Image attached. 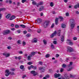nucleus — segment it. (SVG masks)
Returning <instances> with one entry per match:
<instances>
[{"instance_id":"nucleus-1","label":"nucleus","mask_w":79,"mask_h":79,"mask_svg":"<svg viewBox=\"0 0 79 79\" xmlns=\"http://www.w3.org/2000/svg\"><path fill=\"white\" fill-rule=\"evenodd\" d=\"M70 25L71 29H74L75 26V23H74V20L71 19L70 20Z\"/></svg>"},{"instance_id":"nucleus-2","label":"nucleus","mask_w":79,"mask_h":79,"mask_svg":"<svg viewBox=\"0 0 79 79\" xmlns=\"http://www.w3.org/2000/svg\"><path fill=\"white\" fill-rule=\"evenodd\" d=\"M49 25V22L48 21H45L44 22L43 24V26L44 28H47L48 26Z\"/></svg>"},{"instance_id":"nucleus-3","label":"nucleus","mask_w":79,"mask_h":79,"mask_svg":"<svg viewBox=\"0 0 79 79\" xmlns=\"http://www.w3.org/2000/svg\"><path fill=\"white\" fill-rule=\"evenodd\" d=\"M10 33V31L7 30L4 31L3 34L4 35H7V34H9Z\"/></svg>"},{"instance_id":"nucleus-4","label":"nucleus","mask_w":79,"mask_h":79,"mask_svg":"<svg viewBox=\"0 0 79 79\" xmlns=\"http://www.w3.org/2000/svg\"><path fill=\"white\" fill-rule=\"evenodd\" d=\"M67 43L69 45H73V43H72L71 40H68L67 41Z\"/></svg>"},{"instance_id":"nucleus-5","label":"nucleus","mask_w":79,"mask_h":79,"mask_svg":"<svg viewBox=\"0 0 79 79\" xmlns=\"http://www.w3.org/2000/svg\"><path fill=\"white\" fill-rule=\"evenodd\" d=\"M73 51V48H71V47H68L67 48V51L69 52H72Z\"/></svg>"},{"instance_id":"nucleus-6","label":"nucleus","mask_w":79,"mask_h":79,"mask_svg":"<svg viewBox=\"0 0 79 79\" xmlns=\"http://www.w3.org/2000/svg\"><path fill=\"white\" fill-rule=\"evenodd\" d=\"M31 74H33L34 76H36L38 74V73L37 72H35V71L34 70H32L31 72Z\"/></svg>"},{"instance_id":"nucleus-7","label":"nucleus","mask_w":79,"mask_h":79,"mask_svg":"<svg viewBox=\"0 0 79 79\" xmlns=\"http://www.w3.org/2000/svg\"><path fill=\"white\" fill-rule=\"evenodd\" d=\"M5 73H6L5 74V76H9V75L10 73V72H9V70H6Z\"/></svg>"},{"instance_id":"nucleus-8","label":"nucleus","mask_w":79,"mask_h":79,"mask_svg":"<svg viewBox=\"0 0 79 79\" xmlns=\"http://www.w3.org/2000/svg\"><path fill=\"white\" fill-rule=\"evenodd\" d=\"M56 31H55L54 33H52V35H51V38H53L54 36H55L56 35Z\"/></svg>"},{"instance_id":"nucleus-9","label":"nucleus","mask_w":79,"mask_h":79,"mask_svg":"<svg viewBox=\"0 0 79 79\" xmlns=\"http://www.w3.org/2000/svg\"><path fill=\"white\" fill-rule=\"evenodd\" d=\"M60 76H61V75L60 73H55L54 75V76L55 78H57V77H60Z\"/></svg>"},{"instance_id":"nucleus-10","label":"nucleus","mask_w":79,"mask_h":79,"mask_svg":"<svg viewBox=\"0 0 79 79\" xmlns=\"http://www.w3.org/2000/svg\"><path fill=\"white\" fill-rule=\"evenodd\" d=\"M15 18H16V16L14 15H13L11 16V17L10 18L9 20L11 21L12 20H13V19H15Z\"/></svg>"},{"instance_id":"nucleus-11","label":"nucleus","mask_w":79,"mask_h":79,"mask_svg":"<svg viewBox=\"0 0 79 79\" xmlns=\"http://www.w3.org/2000/svg\"><path fill=\"white\" fill-rule=\"evenodd\" d=\"M39 70H41V72H44V69H45V67H39Z\"/></svg>"},{"instance_id":"nucleus-12","label":"nucleus","mask_w":79,"mask_h":79,"mask_svg":"<svg viewBox=\"0 0 79 79\" xmlns=\"http://www.w3.org/2000/svg\"><path fill=\"white\" fill-rule=\"evenodd\" d=\"M3 55L5 56L6 57H8V56H10V54L9 53H6V52H5L3 53Z\"/></svg>"},{"instance_id":"nucleus-13","label":"nucleus","mask_w":79,"mask_h":79,"mask_svg":"<svg viewBox=\"0 0 79 79\" xmlns=\"http://www.w3.org/2000/svg\"><path fill=\"white\" fill-rule=\"evenodd\" d=\"M32 42V43H37V40L36 38H34Z\"/></svg>"},{"instance_id":"nucleus-14","label":"nucleus","mask_w":79,"mask_h":79,"mask_svg":"<svg viewBox=\"0 0 79 79\" xmlns=\"http://www.w3.org/2000/svg\"><path fill=\"white\" fill-rule=\"evenodd\" d=\"M11 16V14H8L6 16V18H7V19H9L10 18V17Z\"/></svg>"},{"instance_id":"nucleus-15","label":"nucleus","mask_w":79,"mask_h":79,"mask_svg":"<svg viewBox=\"0 0 79 79\" xmlns=\"http://www.w3.org/2000/svg\"><path fill=\"white\" fill-rule=\"evenodd\" d=\"M58 19H59V18H56L55 20L56 25H57V24H58Z\"/></svg>"},{"instance_id":"nucleus-16","label":"nucleus","mask_w":79,"mask_h":79,"mask_svg":"<svg viewBox=\"0 0 79 79\" xmlns=\"http://www.w3.org/2000/svg\"><path fill=\"white\" fill-rule=\"evenodd\" d=\"M44 9V7L43 6H41L39 9V11H42Z\"/></svg>"},{"instance_id":"nucleus-17","label":"nucleus","mask_w":79,"mask_h":79,"mask_svg":"<svg viewBox=\"0 0 79 79\" xmlns=\"http://www.w3.org/2000/svg\"><path fill=\"white\" fill-rule=\"evenodd\" d=\"M37 22L38 23H40L42 22V19H38Z\"/></svg>"},{"instance_id":"nucleus-18","label":"nucleus","mask_w":79,"mask_h":79,"mask_svg":"<svg viewBox=\"0 0 79 79\" xmlns=\"http://www.w3.org/2000/svg\"><path fill=\"white\" fill-rule=\"evenodd\" d=\"M64 77H65V79H69V77L68 76V75L67 74H65L64 75Z\"/></svg>"},{"instance_id":"nucleus-19","label":"nucleus","mask_w":79,"mask_h":79,"mask_svg":"<svg viewBox=\"0 0 79 79\" xmlns=\"http://www.w3.org/2000/svg\"><path fill=\"white\" fill-rule=\"evenodd\" d=\"M61 26L62 28H66V26L65 24H61Z\"/></svg>"},{"instance_id":"nucleus-20","label":"nucleus","mask_w":79,"mask_h":79,"mask_svg":"<svg viewBox=\"0 0 79 79\" xmlns=\"http://www.w3.org/2000/svg\"><path fill=\"white\" fill-rule=\"evenodd\" d=\"M60 32H61V30H59L57 33V35H58V36H60Z\"/></svg>"},{"instance_id":"nucleus-21","label":"nucleus","mask_w":79,"mask_h":79,"mask_svg":"<svg viewBox=\"0 0 79 79\" xmlns=\"http://www.w3.org/2000/svg\"><path fill=\"white\" fill-rule=\"evenodd\" d=\"M43 43L44 45H47V41L45 40H43Z\"/></svg>"},{"instance_id":"nucleus-22","label":"nucleus","mask_w":79,"mask_h":79,"mask_svg":"<svg viewBox=\"0 0 79 79\" xmlns=\"http://www.w3.org/2000/svg\"><path fill=\"white\" fill-rule=\"evenodd\" d=\"M20 68L21 69H23L24 68V66L23 65H21L20 67Z\"/></svg>"},{"instance_id":"nucleus-23","label":"nucleus","mask_w":79,"mask_h":79,"mask_svg":"<svg viewBox=\"0 0 79 79\" xmlns=\"http://www.w3.org/2000/svg\"><path fill=\"white\" fill-rule=\"evenodd\" d=\"M5 10H6L5 8H1L0 9V11H5Z\"/></svg>"},{"instance_id":"nucleus-24","label":"nucleus","mask_w":79,"mask_h":79,"mask_svg":"<svg viewBox=\"0 0 79 79\" xmlns=\"http://www.w3.org/2000/svg\"><path fill=\"white\" fill-rule=\"evenodd\" d=\"M20 26H21V27L23 28H25V27H26V26L24 25H20Z\"/></svg>"},{"instance_id":"nucleus-25","label":"nucleus","mask_w":79,"mask_h":79,"mask_svg":"<svg viewBox=\"0 0 79 79\" xmlns=\"http://www.w3.org/2000/svg\"><path fill=\"white\" fill-rule=\"evenodd\" d=\"M32 3L33 5H37V3H36V2L34 1L32 2Z\"/></svg>"},{"instance_id":"nucleus-26","label":"nucleus","mask_w":79,"mask_h":79,"mask_svg":"<svg viewBox=\"0 0 79 79\" xmlns=\"http://www.w3.org/2000/svg\"><path fill=\"white\" fill-rule=\"evenodd\" d=\"M62 68H65L66 67V65L65 64H63L62 65Z\"/></svg>"},{"instance_id":"nucleus-27","label":"nucleus","mask_w":79,"mask_h":79,"mask_svg":"<svg viewBox=\"0 0 79 79\" xmlns=\"http://www.w3.org/2000/svg\"><path fill=\"white\" fill-rule=\"evenodd\" d=\"M50 54H47L46 55V58H48L50 57Z\"/></svg>"},{"instance_id":"nucleus-28","label":"nucleus","mask_w":79,"mask_h":79,"mask_svg":"<svg viewBox=\"0 0 79 79\" xmlns=\"http://www.w3.org/2000/svg\"><path fill=\"white\" fill-rule=\"evenodd\" d=\"M26 42H25V41H23L22 43V45H23V46H24V45H26Z\"/></svg>"},{"instance_id":"nucleus-29","label":"nucleus","mask_w":79,"mask_h":79,"mask_svg":"<svg viewBox=\"0 0 79 79\" xmlns=\"http://www.w3.org/2000/svg\"><path fill=\"white\" fill-rule=\"evenodd\" d=\"M38 33H40L41 32V30L40 29H39L37 31Z\"/></svg>"},{"instance_id":"nucleus-30","label":"nucleus","mask_w":79,"mask_h":79,"mask_svg":"<svg viewBox=\"0 0 79 79\" xmlns=\"http://www.w3.org/2000/svg\"><path fill=\"white\" fill-rule=\"evenodd\" d=\"M27 64H28V65H31V64H32V63L31 62H28L27 63Z\"/></svg>"},{"instance_id":"nucleus-31","label":"nucleus","mask_w":79,"mask_h":79,"mask_svg":"<svg viewBox=\"0 0 79 79\" xmlns=\"http://www.w3.org/2000/svg\"><path fill=\"white\" fill-rule=\"evenodd\" d=\"M37 66H33V69H34V70H35V69H37Z\"/></svg>"},{"instance_id":"nucleus-32","label":"nucleus","mask_w":79,"mask_h":79,"mask_svg":"<svg viewBox=\"0 0 79 79\" xmlns=\"http://www.w3.org/2000/svg\"><path fill=\"white\" fill-rule=\"evenodd\" d=\"M28 31L29 32H32V30L30 29H28Z\"/></svg>"},{"instance_id":"nucleus-33","label":"nucleus","mask_w":79,"mask_h":79,"mask_svg":"<svg viewBox=\"0 0 79 79\" xmlns=\"http://www.w3.org/2000/svg\"><path fill=\"white\" fill-rule=\"evenodd\" d=\"M31 55H35V52H32L31 53Z\"/></svg>"},{"instance_id":"nucleus-34","label":"nucleus","mask_w":79,"mask_h":79,"mask_svg":"<svg viewBox=\"0 0 79 79\" xmlns=\"http://www.w3.org/2000/svg\"><path fill=\"white\" fill-rule=\"evenodd\" d=\"M21 42V40H19L17 41V43H18L19 44H21V43H20Z\"/></svg>"},{"instance_id":"nucleus-35","label":"nucleus","mask_w":79,"mask_h":79,"mask_svg":"<svg viewBox=\"0 0 79 79\" xmlns=\"http://www.w3.org/2000/svg\"><path fill=\"white\" fill-rule=\"evenodd\" d=\"M64 71V69L63 68H61L60 70V72L61 73H62V72H63Z\"/></svg>"},{"instance_id":"nucleus-36","label":"nucleus","mask_w":79,"mask_h":79,"mask_svg":"<svg viewBox=\"0 0 79 79\" xmlns=\"http://www.w3.org/2000/svg\"><path fill=\"white\" fill-rule=\"evenodd\" d=\"M66 15L67 16H69V13L68 12H67L66 13Z\"/></svg>"},{"instance_id":"nucleus-37","label":"nucleus","mask_w":79,"mask_h":79,"mask_svg":"<svg viewBox=\"0 0 79 79\" xmlns=\"http://www.w3.org/2000/svg\"><path fill=\"white\" fill-rule=\"evenodd\" d=\"M39 64H40V65H42V64H43V62H42V61H39Z\"/></svg>"},{"instance_id":"nucleus-38","label":"nucleus","mask_w":79,"mask_h":79,"mask_svg":"<svg viewBox=\"0 0 79 79\" xmlns=\"http://www.w3.org/2000/svg\"><path fill=\"white\" fill-rule=\"evenodd\" d=\"M27 31L26 30H25L23 31V33L24 34H26V33H27Z\"/></svg>"},{"instance_id":"nucleus-39","label":"nucleus","mask_w":79,"mask_h":79,"mask_svg":"<svg viewBox=\"0 0 79 79\" xmlns=\"http://www.w3.org/2000/svg\"><path fill=\"white\" fill-rule=\"evenodd\" d=\"M51 47L52 48H55V46H54V45H53V44H51Z\"/></svg>"},{"instance_id":"nucleus-40","label":"nucleus","mask_w":79,"mask_h":79,"mask_svg":"<svg viewBox=\"0 0 79 79\" xmlns=\"http://www.w3.org/2000/svg\"><path fill=\"white\" fill-rule=\"evenodd\" d=\"M50 5L51 6H53V2H51Z\"/></svg>"},{"instance_id":"nucleus-41","label":"nucleus","mask_w":79,"mask_h":79,"mask_svg":"<svg viewBox=\"0 0 79 79\" xmlns=\"http://www.w3.org/2000/svg\"><path fill=\"white\" fill-rule=\"evenodd\" d=\"M59 18L61 19L60 21H62V20H63V18L61 16H59Z\"/></svg>"},{"instance_id":"nucleus-42","label":"nucleus","mask_w":79,"mask_h":79,"mask_svg":"<svg viewBox=\"0 0 79 79\" xmlns=\"http://www.w3.org/2000/svg\"><path fill=\"white\" fill-rule=\"evenodd\" d=\"M45 77H46V78H49L50 77V76L48 75H45Z\"/></svg>"},{"instance_id":"nucleus-43","label":"nucleus","mask_w":79,"mask_h":79,"mask_svg":"<svg viewBox=\"0 0 79 79\" xmlns=\"http://www.w3.org/2000/svg\"><path fill=\"white\" fill-rule=\"evenodd\" d=\"M53 43L54 44H56L57 43V41H53Z\"/></svg>"},{"instance_id":"nucleus-44","label":"nucleus","mask_w":79,"mask_h":79,"mask_svg":"<svg viewBox=\"0 0 79 79\" xmlns=\"http://www.w3.org/2000/svg\"><path fill=\"white\" fill-rule=\"evenodd\" d=\"M15 28H19V25H16L15 26Z\"/></svg>"},{"instance_id":"nucleus-45","label":"nucleus","mask_w":79,"mask_h":79,"mask_svg":"<svg viewBox=\"0 0 79 79\" xmlns=\"http://www.w3.org/2000/svg\"><path fill=\"white\" fill-rule=\"evenodd\" d=\"M17 32H18V33H19L21 32V30H18L17 31Z\"/></svg>"},{"instance_id":"nucleus-46","label":"nucleus","mask_w":79,"mask_h":79,"mask_svg":"<svg viewBox=\"0 0 79 79\" xmlns=\"http://www.w3.org/2000/svg\"><path fill=\"white\" fill-rule=\"evenodd\" d=\"M77 37H74L73 38V40H77Z\"/></svg>"},{"instance_id":"nucleus-47","label":"nucleus","mask_w":79,"mask_h":79,"mask_svg":"<svg viewBox=\"0 0 79 79\" xmlns=\"http://www.w3.org/2000/svg\"><path fill=\"white\" fill-rule=\"evenodd\" d=\"M61 41H62V42H63V41H64V36H63L61 38Z\"/></svg>"},{"instance_id":"nucleus-48","label":"nucleus","mask_w":79,"mask_h":79,"mask_svg":"<svg viewBox=\"0 0 79 79\" xmlns=\"http://www.w3.org/2000/svg\"><path fill=\"white\" fill-rule=\"evenodd\" d=\"M26 2V0H22V2L23 3H24V2Z\"/></svg>"},{"instance_id":"nucleus-49","label":"nucleus","mask_w":79,"mask_h":79,"mask_svg":"<svg viewBox=\"0 0 79 79\" xmlns=\"http://www.w3.org/2000/svg\"><path fill=\"white\" fill-rule=\"evenodd\" d=\"M28 60H31V56H28Z\"/></svg>"},{"instance_id":"nucleus-50","label":"nucleus","mask_w":79,"mask_h":79,"mask_svg":"<svg viewBox=\"0 0 79 79\" xmlns=\"http://www.w3.org/2000/svg\"><path fill=\"white\" fill-rule=\"evenodd\" d=\"M27 37H30V36H31V34H27L26 35Z\"/></svg>"},{"instance_id":"nucleus-51","label":"nucleus","mask_w":79,"mask_h":79,"mask_svg":"<svg viewBox=\"0 0 79 79\" xmlns=\"http://www.w3.org/2000/svg\"><path fill=\"white\" fill-rule=\"evenodd\" d=\"M43 2H40L39 3V4L40 5H43Z\"/></svg>"},{"instance_id":"nucleus-52","label":"nucleus","mask_w":79,"mask_h":79,"mask_svg":"<svg viewBox=\"0 0 79 79\" xmlns=\"http://www.w3.org/2000/svg\"><path fill=\"white\" fill-rule=\"evenodd\" d=\"M73 69V68L72 67L70 69H68L67 71H71V69Z\"/></svg>"},{"instance_id":"nucleus-53","label":"nucleus","mask_w":79,"mask_h":79,"mask_svg":"<svg viewBox=\"0 0 79 79\" xmlns=\"http://www.w3.org/2000/svg\"><path fill=\"white\" fill-rule=\"evenodd\" d=\"M11 47L10 46H8L7 47V48L8 49V50H10V49H11Z\"/></svg>"},{"instance_id":"nucleus-54","label":"nucleus","mask_w":79,"mask_h":79,"mask_svg":"<svg viewBox=\"0 0 79 79\" xmlns=\"http://www.w3.org/2000/svg\"><path fill=\"white\" fill-rule=\"evenodd\" d=\"M22 58V57L21 56H19L18 57V59L19 60H21Z\"/></svg>"},{"instance_id":"nucleus-55","label":"nucleus","mask_w":79,"mask_h":79,"mask_svg":"<svg viewBox=\"0 0 79 79\" xmlns=\"http://www.w3.org/2000/svg\"><path fill=\"white\" fill-rule=\"evenodd\" d=\"M77 7H78V6H77V5L74 6V8H75V9H77Z\"/></svg>"},{"instance_id":"nucleus-56","label":"nucleus","mask_w":79,"mask_h":79,"mask_svg":"<svg viewBox=\"0 0 79 79\" xmlns=\"http://www.w3.org/2000/svg\"><path fill=\"white\" fill-rule=\"evenodd\" d=\"M19 53H20V54H23V51H19Z\"/></svg>"},{"instance_id":"nucleus-57","label":"nucleus","mask_w":79,"mask_h":79,"mask_svg":"<svg viewBox=\"0 0 79 79\" xmlns=\"http://www.w3.org/2000/svg\"><path fill=\"white\" fill-rule=\"evenodd\" d=\"M54 24H53V23L52 24V25L51 26V28H53V27H54Z\"/></svg>"},{"instance_id":"nucleus-58","label":"nucleus","mask_w":79,"mask_h":79,"mask_svg":"<svg viewBox=\"0 0 79 79\" xmlns=\"http://www.w3.org/2000/svg\"><path fill=\"white\" fill-rule=\"evenodd\" d=\"M60 56V55H59V54H56V58H58V56Z\"/></svg>"},{"instance_id":"nucleus-59","label":"nucleus","mask_w":79,"mask_h":79,"mask_svg":"<svg viewBox=\"0 0 79 79\" xmlns=\"http://www.w3.org/2000/svg\"><path fill=\"white\" fill-rule=\"evenodd\" d=\"M11 31H15V29L14 28H11Z\"/></svg>"},{"instance_id":"nucleus-60","label":"nucleus","mask_w":79,"mask_h":79,"mask_svg":"<svg viewBox=\"0 0 79 79\" xmlns=\"http://www.w3.org/2000/svg\"><path fill=\"white\" fill-rule=\"evenodd\" d=\"M20 5V3H19V2H17V6H19Z\"/></svg>"},{"instance_id":"nucleus-61","label":"nucleus","mask_w":79,"mask_h":79,"mask_svg":"<svg viewBox=\"0 0 79 79\" xmlns=\"http://www.w3.org/2000/svg\"><path fill=\"white\" fill-rule=\"evenodd\" d=\"M70 77H71V78L74 77V76H73V75H72L71 74H70Z\"/></svg>"},{"instance_id":"nucleus-62","label":"nucleus","mask_w":79,"mask_h":79,"mask_svg":"<svg viewBox=\"0 0 79 79\" xmlns=\"http://www.w3.org/2000/svg\"><path fill=\"white\" fill-rule=\"evenodd\" d=\"M11 27H14V26H15V25L13 24H12L11 25Z\"/></svg>"},{"instance_id":"nucleus-63","label":"nucleus","mask_w":79,"mask_h":79,"mask_svg":"<svg viewBox=\"0 0 79 79\" xmlns=\"http://www.w3.org/2000/svg\"><path fill=\"white\" fill-rule=\"evenodd\" d=\"M64 2L65 3H67V2H68V0H64Z\"/></svg>"},{"instance_id":"nucleus-64","label":"nucleus","mask_w":79,"mask_h":79,"mask_svg":"<svg viewBox=\"0 0 79 79\" xmlns=\"http://www.w3.org/2000/svg\"><path fill=\"white\" fill-rule=\"evenodd\" d=\"M61 79H66V77H62L61 78Z\"/></svg>"}]
</instances>
